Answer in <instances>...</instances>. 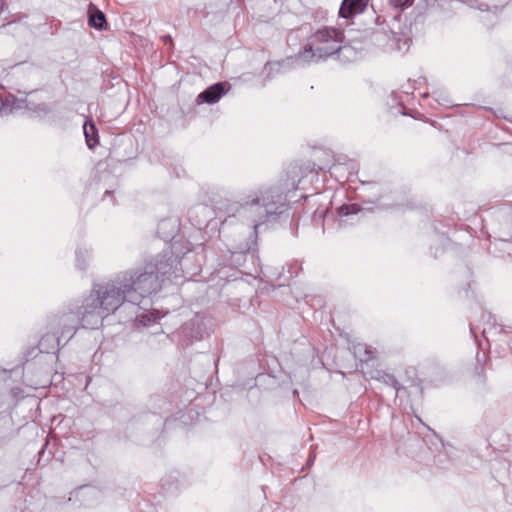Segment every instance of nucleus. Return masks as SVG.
I'll return each mask as SVG.
<instances>
[{"label": "nucleus", "mask_w": 512, "mask_h": 512, "mask_svg": "<svg viewBox=\"0 0 512 512\" xmlns=\"http://www.w3.org/2000/svg\"><path fill=\"white\" fill-rule=\"evenodd\" d=\"M167 263L160 262L156 265H147L143 273H125L121 276V282L129 295V301L138 303L139 299L158 291L161 283L158 274L167 272Z\"/></svg>", "instance_id": "nucleus-1"}, {"label": "nucleus", "mask_w": 512, "mask_h": 512, "mask_svg": "<svg viewBox=\"0 0 512 512\" xmlns=\"http://www.w3.org/2000/svg\"><path fill=\"white\" fill-rule=\"evenodd\" d=\"M98 302L99 297H95L94 294L85 299L80 310L82 327L95 328L107 316Z\"/></svg>", "instance_id": "nucleus-4"}, {"label": "nucleus", "mask_w": 512, "mask_h": 512, "mask_svg": "<svg viewBox=\"0 0 512 512\" xmlns=\"http://www.w3.org/2000/svg\"><path fill=\"white\" fill-rule=\"evenodd\" d=\"M120 282L121 276L114 283L107 285L102 292H97L95 295V297H99L98 303L107 315L116 311L125 300L129 301L127 290Z\"/></svg>", "instance_id": "nucleus-3"}, {"label": "nucleus", "mask_w": 512, "mask_h": 512, "mask_svg": "<svg viewBox=\"0 0 512 512\" xmlns=\"http://www.w3.org/2000/svg\"><path fill=\"white\" fill-rule=\"evenodd\" d=\"M87 146L92 149L98 144L96 127L92 121H86L83 126Z\"/></svg>", "instance_id": "nucleus-7"}, {"label": "nucleus", "mask_w": 512, "mask_h": 512, "mask_svg": "<svg viewBox=\"0 0 512 512\" xmlns=\"http://www.w3.org/2000/svg\"><path fill=\"white\" fill-rule=\"evenodd\" d=\"M411 0H390L391 4L395 7H402L408 4Z\"/></svg>", "instance_id": "nucleus-10"}, {"label": "nucleus", "mask_w": 512, "mask_h": 512, "mask_svg": "<svg viewBox=\"0 0 512 512\" xmlns=\"http://www.w3.org/2000/svg\"><path fill=\"white\" fill-rule=\"evenodd\" d=\"M168 225H169V223H168V222L163 221V222L160 224V228L166 227V226H168Z\"/></svg>", "instance_id": "nucleus-11"}, {"label": "nucleus", "mask_w": 512, "mask_h": 512, "mask_svg": "<svg viewBox=\"0 0 512 512\" xmlns=\"http://www.w3.org/2000/svg\"><path fill=\"white\" fill-rule=\"evenodd\" d=\"M367 5L368 0H343L339 9V16L350 19L363 13Z\"/></svg>", "instance_id": "nucleus-5"}, {"label": "nucleus", "mask_w": 512, "mask_h": 512, "mask_svg": "<svg viewBox=\"0 0 512 512\" xmlns=\"http://www.w3.org/2000/svg\"><path fill=\"white\" fill-rule=\"evenodd\" d=\"M89 24H90V26L94 27L95 29H99V30L106 29L107 22H106L105 14L98 9H96L94 12H91L90 17H89Z\"/></svg>", "instance_id": "nucleus-8"}, {"label": "nucleus", "mask_w": 512, "mask_h": 512, "mask_svg": "<svg viewBox=\"0 0 512 512\" xmlns=\"http://www.w3.org/2000/svg\"><path fill=\"white\" fill-rule=\"evenodd\" d=\"M224 94V86L222 83H217L209 88H207L205 91L199 94V99L202 101L213 104L217 102L221 96Z\"/></svg>", "instance_id": "nucleus-6"}, {"label": "nucleus", "mask_w": 512, "mask_h": 512, "mask_svg": "<svg viewBox=\"0 0 512 512\" xmlns=\"http://www.w3.org/2000/svg\"><path fill=\"white\" fill-rule=\"evenodd\" d=\"M342 32L334 28H322L313 33L300 58L304 62L317 61L340 50Z\"/></svg>", "instance_id": "nucleus-2"}, {"label": "nucleus", "mask_w": 512, "mask_h": 512, "mask_svg": "<svg viewBox=\"0 0 512 512\" xmlns=\"http://www.w3.org/2000/svg\"><path fill=\"white\" fill-rule=\"evenodd\" d=\"M4 1L0 0V13L3 11Z\"/></svg>", "instance_id": "nucleus-12"}, {"label": "nucleus", "mask_w": 512, "mask_h": 512, "mask_svg": "<svg viewBox=\"0 0 512 512\" xmlns=\"http://www.w3.org/2000/svg\"><path fill=\"white\" fill-rule=\"evenodd\" d=\"M262 203L266 208L271 204H275L276 200H274V196L270 193V191H260V195L252 200V204Z\"/></svg>", "instance_id": "nucleus-9"}]
</instances>
